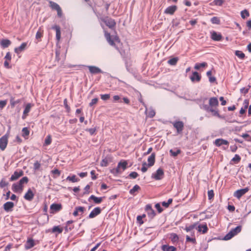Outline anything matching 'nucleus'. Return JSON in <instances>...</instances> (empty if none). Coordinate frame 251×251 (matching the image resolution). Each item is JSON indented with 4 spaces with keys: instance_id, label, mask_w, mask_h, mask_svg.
<instances>
[{
    "instance_id": "28",
    "label": "nucleus",
    "mask_w": 251,
    "mask_h": 251,
    "mask_svg": "<svg viewBox=\"0 0 251 251\" xmlns=\"http://www.w3.org/2000/svg\"><path fill=\"white\" fill-rule=\"evenodd\" d=\"M34 196V194L31 189H28L27 192L25 194L24 198L29 201L32 200Z\"/></svg>"
},
{
    "instance_id": "13",
    "label": "nucleus",
    "mask_w": 251,
    "mask_h": 251,
    "mask_svg": "<svg viewBox=\"0 0 251 251\" xmlns=\"http://www.w3.org/2000/svg\"><path fill=\"white\" fill-rule=\"evenodd\" d=\"M174 126L176 129L178 133H180L182 130L184 126L183 123L181 121L176 122L173 124Z\"/></svg>"
},
{
    "instance_id": "19",
    "label": "nucleus",
    "mask_w": 251,
    "mask_h": 251,
    "mask_svg": "<svg viewBox=\"0 0 251 251\" xmlns=\"http://www.w3.org/2000/svg\"><path fill=\"white\" fill-rule=\"evenodd\" d=\"M52 29H54L56 31V39L58 42H59L61 38V31L59 26L57 25H54L51 27Z\"/></svg>"
},
{
    "instance_id": "14",
    "label": "nucleus",
    "mask_w": 251,
    "mask_h": 251,
    "mask_svg": "<svg viewBox=\"0 0 251 251\" xmlns=\"http://www.w3.org/2000/svg\"><path fill=\"white\" fill-rule=\"evenodd\" d=\"M211 39L216 41H220L222 39V36L221 33H217L216 31H212L211 32Z\"/></svg>"
},
{
    "instance_id": "58",
    "label": "nucleus",
    "mask_w": 251,
    "mask_h": 251,
    "mask_svg": "<svg viewBox=\"0 0 251 251\" xmlns=\"http://www.w3.org/2000/svg\"><path fill=\"white\" fill-rule=\"evenodd\" d=\"M195 225H192L188 226H186L185 228V230H186L187 232L193 230L195 227Z\"/></svg>"
},
{
    "instance_id": "55",
    "label": "nucleus",
    "mask_w": 251,
    "mask_h": 251,
    "mask_svg": "<svg viewBox=\"0 0 251 251\" xmlns=\"http://www.w3.org/2000/svg\"><path fill=\"white\" fill-rule=\"evenodd\" d=\"M51 173L55 176H54V177H56L59 176L60 175V172L58 169H54L53 170H52Z\"/></svg>"
},
{
    "instance_id": "63",
    "label": "nucleus",
    "mask_w": 251,
    "mask_h": 251,
    "mask_svg": "<svg viewBox=\"0 0 251 251\" xmlns=\"http://www.w3.org/2000/svg\"><path fill=\"white\" fill-rule=\"evenodd\" d=\"M213 2L214 4L216 5L221 6L222 5L223 3V0H214Z\"/></svg>"
},
{
    "instance_id": "25",
    "label": "nucleus",
    "mask_w": 251,
    "mask_h": 251,
    "mask_svg": "<svg viewBox=\"0 0 251 251\" xmlns=\"http://www.w3.org/2000/svg\"><path fill=\"white\" fill-rule=\"evenodd\" d=\"M155 154L154 152L152 153L151 155L148 157V161L149 167H151L154 165L155 162Z\"/></svg>"
},
{
    "instance_id": "38",
    "label": "nucleus",
    "mask_w": 251,
    "mask_h": 251,
    "mask_svg": "<svg viewBox=\"0 0 251 251\" xmlns=\"http://www.w3.org/2000/svg\"><path fill=\"white\" fill-rule=\"evenodd\" d=\"M140 189V187L138 185H135L134 187L130 190L129 193L131 195H134L136 192L138 191Z\"/></svg>"
},
{
    "instance_id": "56",
    "label": "nucleus",
    "mask_w": 251,
    "mask_h": 251,
    "mask_svg": "<svg viewBox=\"0 0 251 251\" xmlns=\"http://www.w3.org/2000/svg\"><path fill=\"white\" fill-rule=\"evenodd\" d=\"M241 137L246 139L247 141L251 142V137L248 134H242V135H241Z\"/></svg>"
},
{
    "instance_id": "34",
    "label": "nucleus",
    "mask_w": 251,
    "mask_h": 251,
    "mask_svg": "<svg viewBox=\"0 0 251 251\" xmlns=\"http://www.w3.org/2000/svg\"><path fill=\"white\" fill-rule=\"evenodd\" d=\"M66 180L71 181L72 182H76L79 181V179L78 177H77L75 175H73L72 176H68L66 178Z\"/></svg>"
},
{
    "instance_id": "45",
    "label": "nucleus",
    "mask_w": 251,
    "mask_h": 251,
    "mask_svg": "<svg viewBox=\"0 0 251 251\" xmlns=\"http://www.w3.org/2000/svg\"><path fill=\"white\" fill-rule=\"evenodd\" d=\"M211 22L213 24H220V20L217 17H213L210 20Z\"/></svg>"
},
{
    "instance_id": "51",
    "label": "nucleus",
    "mask_w": 251,
    "mask_h": 251,
    "mask_svg": "<svg viewBox=\"0 0 251 251\" xmlns=\"http://www.w3.org/2000/svg\"><path fill=\"white\" fill-rule=\"evenodd\" d=\"M8 184V183L4 179H2L1 180L0 182V187L1 188H4Z\"/></svg>"
},
{
    "instance_id": "21",
    "label": "nucleus",
    "mask_w": 251,
    "mask_h": 251,
    "mask_svg": "<svg viewBox=\"0 0 251 251\" xmlns=\"http://www.w3.org/2000/svg\"><path fill=\"white\" fill-rule=\"evenodd\" d=\"M144 105L146 108L145 113H146L147 116L150 118L153 117L155 114V111L154 110V109H153L151 107L147 108V107L145 105V104H144Z\"/></svg>"
},
{
    "instance_id": "4",
    "label": "nucleus",
    "mask_w": 251,
    "mask_h": 251,
    "mask_svg": "<svg viewBox=\"0 0 251 251\" xmlns=\"http://www.w3.org/2000/svg\"><path fill=\"white\" fill-rule=\"evenodd\" d=\"M242 226H238L232 229L224 237V239L225 240H228L231 239L235 235L241 232Z\"/></svg>"
},
{
    "instance_id": "36",
    "label": "nucleus",
    "mask_w": 251,
    "mask_h": 251,
    "mask_svg": "<svg viewBox=\"0 0 251 251\" xmlns=\"http://www.w3.org/2000/svg\"><path fill=\"white\" fill-rule=\"evenodd\" d=\"M178 60V58L177 57H174L168 61V63L172 66H175L177 63Z\"/></svg>"
},
{
    "instance_id": "23",
    "label": "nucleus",
    "mask_w": 251,
    "mask_h": 251,
    "mask_svg": "<svg viewBox=\"0 0 251 251\" xmlns=\"http://www.w3.org/2000/svg\"><path fill=\"white\" fill-rule=\"evenodd\" d=\"M196 228L198 229V230L200 232H201L202 233H205L208 230V227L206 224L199 225L196 227Z\"/></svg>"
},
{
    "instance_id": "6",
    "label": "nucleus",
    "mask_w": 251,
    "mask_h": 251,
    "mask_svg": "<svg viewBox=\"0 0 251 251\" xmlns=\"http://www.w3.org/2000/svg\"><path fill=\"white\" fill-rule=\"evenodd\" d=\"M249 190V189L248 187L237 190L234 193L233 196L238 199H240L241 197L245 194Z\"/></svg>"
},
{
    "instance_id": "3",
    "label": "nucleus",
    "mask_w": 251,
    "mask_h": 251,
    "mask_svg": "<svg viewBox=\"0 0 251 251\" xmlns=\"http://www.w3.org/2000/svg\"><path fill=\"white\" fill-rule=\"evenodd\" d=\"M127 163L126 161L120 162L116 168H113L111 170L110 172L113 174L114 176H117L118 175L121 174L124 171L127 167Z\"/></svg>"
},
{
    "instance_id": "53",
    "label": "nucleus",
    "mask_w": 251,
    "mask_h": 251,
    "mask_svg": "<svg viewBox=\"0 0 251 251\" xmlns=\"http://www.w3.org/2000/svg\"><path fill=\"white\" fill-rule=\"evenodd\" d=\"M148 164L146 162H144L142 164V167L141 168V171L143 173H145L148 170Z\"/></svg>"
},
{
    "instance_id": "62",
    "label": "nucleus",
    "mask_w": 251,
    "mask_h": 251,
    "mask_svg": "<svg viewBox=\"0 0 251 251\" xmlns=\"http://www.w3.org/2000/svg\"><path fill=\"white\" fill-rule=\"evenodd\" d=\"M98 100L99 99L98 98L93 99L91 100V101L89 103V106H92L93 105L96 104L98 102Z\"/></svg>"
},
{
    "instance_id": "35",
    "label": "nucleus",
    "mask_w": 251,
    "mask_h": 251,
    "mask_svg": "<svg viewBox=\"0 0 251 251\" xmlns=\"http://www.w3.org/2000/svg\"><path fill=\"white\" fill-rule=\"evenodd\" d=\"M207 64L206 62H202L201 63H196L195 65L194 68L196 70H199L201 68H204L206 66H207Z\"/></svg>"
},
{
    "instance_id": "20",
    "label": "nucleus",
    "mask_w": 251,
    "mask_h": 251,
    "mask_svg": "<svg viewBox=\"0 0 251 251\" xmlns=\"http://www.w3.org/2000/svg\"><path fill=\"white\" fill-rule=\"evenodd\" d=\"M87 67L91 74H97L102 72L101 70L96 66H88Z\"/></svg>"
},
{
    "instance_id": "60",
    "label": "nucleus",
    "mask_w": 251,
    "mask_h": 251,
    "mask_svg": "<svg viewBox=\"0 0 251 251\" xmlns=\"http://www.w3.org/2000/svg\"><path fill=\"white\" fill-rule=\"evenodd\" d=\"M250 87H251V86L250 85H249L247 88H242L240 89V92L242 93L246 94L248 93Z\"/></svg>"
},
{
    "instance_id": "42",
    "label": "nucleus",
    "mask_w": 251,
    "mask_h": 251,
    "mask_svg": "<svg viewBox=\"0 0 251 251\" xmlns=\"http://www.w3.org/2000/svg\"><path fill=\"white\" fill-rule=\"evenodd\" d=\"M51 136L49 135L46 137V138L45 139L44 145L48 146V145H50L51 144Z\"/></svg>"
},
{
    "instance_id": "44",
    "label": "nucleus",
    "mask_w": 251,
    "mask_h": 251,
    "mask_svg": "<svg viewBox=\"0 0 251 251\" xmlns=\"http://www.w3.org/2000/svg\"><path fill=\"white\" fill-rule=\"evenodd\" d=\"M235 54L237 56L242 59H244L245 56V54L240 50H236Z\"/></svg>"
},
{
    "instance_id": "47",
    "label": "nucleus",
    "mask_w": 251,
    "mask_h": 251,
    "mask_svg": "<svg viewBox=\"0 0 251 251\" xmlns=\"http://www.w3.org/2000/svg\"><path fill=\"white\" fill-rule=\"evenodd\" d=\"M113 101L114 102H122V100L120 96L115 95L113 96Z\"/></svg>"
},
{
    "instance_id": "17",
    "label": "nucleus",
    "mask_w": 251,
    "mask_h": 251,
    "mask_svg": "<svg viewBox=\"0 0 251 251\" xmlns=\"http://www.w3.org/2000/svg\"><path fill=\"white\" fill-rule=\"evenodd\" d=\"M214 144L217 147H220L223 145L228 146L229 143L226 140L219 138L215 140Z\"/></svg>"
},
{
    "instance_id": "24",
    "label": "nucleus",
    "mask_w": 251,
    "mask_h": 251,
    "mask_svg": "<svg viewBox=\"0 0 251 251\" xmlns=\"http://www.w3.org/2000/svg\"><path fill=\"white\" fill-rule=\"evenodd\" d=\"M26 46V43H23L20 46L15 48L14 51L16 53L19 54L25 50Z\"/></svg>"
},
{
    "instance_id": "46",
    "label": "nucleus",
    "mask_w": 251,
    "mask_h": 251,
    "mask_svg": "<svg viewBox=\"0 0 251 251\" xmlns=\"http://www.w3.org/2000/svg\"><path fill=\"white\" fill-rule=\"evenodd\" d=\"M100 98L103 100H107L109 99L110 95L109 94H101L100 95Z\"/></svg>"
},
{
    "instance_id": "57",
    "label": "nucleus",
    "mask_w": 251,
    "mask_h": 251,
    "mask_svg": "<svg viewBox=\"0 0 251 251\" xmlns=\"http://www.w3.org/2000/svg\"><path fill=\"white\" fill-rule=\"evenodd\" d=\"M63 103H64V105L65 106V108L67 110V111L68 113L70 112L71 109H70V106L68 105L67 100L66 99H64Z\"/></svg>"
},
{
    "instance_id": "40",
    "label": "nucleus",
    "mask_w": 251,
    "mask_h": 251,
    "mask_svg": "<svg viewBox=\"0 0 251 251\" xmlns=\"http://www.w3.org/2000/svg\"><path fill=\"white\" fill-rule=\"evenodd\" d=\"M173 200L172 199H169L167 202L163 201L161 203L162 206H164L165 208H167L169 207L170 204L172 202Z\"/></svg>"
},
{
    "instance_id": "26",
    "label": "nucleus",
    "mask_w": 251,
    "mask_h": 251,
    "mask_svg": "<svg viewBox=\"0 0 251 251\" xmlns=\"http://www.w3.org/2000/svg\"><path fill=\"white\" fill-rule=\"evenodd\" d=\"M161 250L163 251H176V247L168 245H163L161 246Z\"/></svg>"
},
{
    "instance_id": "49",
    "label": "nucleus",
    "mask_w": 251,
    "mask_h": 251,
    "mask_svg": "<svg viewBox=\"0 0 251 251\" xmlns=\"http://www.w3.org/2000/svg\"><path fill=\"white\" fill-rule=\"evenodd\" d=\"M75 209L79 215L83 214L84 210V208L82 206L76 207Z\"/></svg>"
},
{
    "instance_id": "16",
    "label": "nucleus",
    "mask_w": 251,
    "mask_h": 251,
    "mask_svg": "<svg viewBox=\"0 0 251 251\" xmlns=\"http://www.w3.org/2000/svg\"><path fill=\"white\" fill-rule=\"evenodd\" d=\"M101 211V209L100 208L97 207L95 208L90 213L89 215V218H94L96 216L99 215Z\"/></svg>"
},
{
    "instance_id": "18",
    "label": "nucleus",
    "mask_w": 251,
    "mask_h": 251,
    "mask_svg": "<svg viewBox=\"0 0 251 251\" xmlns=\"http://www.w3.org/2000/svg\"><path fill=\"white\" fill-rule=\"evenodd\" d=\"M177 7L176 5H171L168 7L164 11V13L169 15H173L176 10Z\"/></svg>"
},
{
    "instance_id": "29",
    "label": "nucleus",
    "mask_w": 251,
    "mask_h": 251,
    "mask_svg": "<svg viewBox=\"0 0 251 251\" xmlns=\"http://www.w3.org/2000/svg\"><path fill=\"white\" fill-rule=\"evenodd\" d=\"M34 245V240L32 239H28L25 244V248L28 250L32 248Z\"/></svg>"
},
{
    "instance_id": "8",
    "label": "nucleus",
    "mask_w": 251,
    "mask_h": 251,
    "mask_svg": "<svg viewBox=\"0 0 251 251\" xmlns=\"http://www.w3.org/2000/svg\"><path fill=\"white\" fill-rule=\"evenodd\" d=\"M8 143V136L6 135H3L0 138V149L4 151L6 148Z\"/></svg>"
},
{
    "instance_id": "33",
    "label": "nucleus",
    "mask_w": 251,
    "mask_h": 251,
    "mask_svg": "<svg viewBox=\"0 0 251 251\" xmlns=\"http://www.w3.org/2000/svg\"><path fill=\"white\" fill-rule=\"evenodd\" d=\"M50 3V6L51 7V8L53 10H57L60 8V6L56 2H54L52 1H49Z\"/></svg>"
},
{
    "instance_id": "41",
    "label": "nucleus",
    "mask_w": 251,
    "mask_h": 251,
    "mask_svg": "<svg viewBox=\"0 0 251 251\" xmlns=\"http://www.w3.org/2000/svg\"><path fill=\"white\" fill-rule=\"evenodd\" d=\"M250 16L248 10L245 9L241 12V16L243 19H245Z\"/></svg>"
},
{
    "instance_id": "1",
    "label": "nucleus",
    "mask_w": 251,
    "mask_h": 251,
    "mask_svg": "<svg viewBox=\"0 0 251 251\" xmlns=\"http://www.w3.org/2000/svg\"><path fill=\"white\" fill-rule=\"evenodd\" d=\"M219 104L218 100L216 97H212L210 98L209 100V105L204 103L201 104L200 106L201 109L205 110L206 112H210L214 116H217L219 118H223L221 116L217 108Z\"/></svg>"
},
{
    "instance_id": "50",
    "label": "nucleus",
    "mask_w": 251,
    "mask_h": 251,
    "mask_svg": "<svg viewBox=\"0 0 251 251\" xmlns=\"http://www.w3.org/2000/svg\"><path fill=\"white\" fill-rule=\"evenodd\" d=\"M241 160L240 156L238 154H235L234 157L232 159V161L237 163H238Z\"/></svg>"
},
{
    "instance_id": "52",
    "label": "nucleus",
    "mask_w": 251,
    "mask_h": 251,
    "mask_svg": "<svg viewBox=\"0 0 251 251\" xmlns=\"http://www.w3.org/2000/svg\"><path fill=\"white\" fill-rule=\"evenodd\" d=\"M23 136L25 137L29 135V132L27 127H24L22 129Z\"/></svg>"
},
{
    "instance_id": "5",
    "label": "nucleus",
    "mask_w": 251,
    "mask_h": 251,
    "mask_svg": "<svg viewBox=\"0 0 251 251\" xmlns=\"http://www.w3.org/2000/svg\"><path fill=\"white\" fill-rule=\"evenodd\" d=\"M164 175L163 170L161 168H159L155 172L152 174L151 177L155 180H159L163 178Z\"/></svg>"
},
{
    "instance_id": "32",
    "label": "nucleus",
    "mask_w": 251,
    "mask_h": 251,
    "mask_svg": "<svg viewBox=\"0 0 251 251\" xmlns=\"http://www.w3.org/2000/svg\"><path fill=\"white\" fill-rule=\"evenodd\" d=\"M10 44L11 41L8 39H3L0 42V45L3 48H7Z\"/></svg>"
},
{
    "instance_id": "64",
    "label": "nucleus",
    "mask_w": 251,
    "mask_h": 251,
    "mask_svg": "<svg viewBox=\"0 0 251 251\" xmlns=\"http://www.w3.org/2000/svg\"><path fill=\"white\" fill-rule=\"evenodd\" d=\"M7 103V100H0V108L2 109L4 108Z\"/></svg>"
},
{
    "instance_id": "15",
    "label": "nucleus",
    "mask_w": 251,
    "mask_h": 251,
    "mask_svg": "<svg viewBox=\"0 0 251 251\" xmlns=\"http://www.w3.org/2000/svg\"><path fill=\"white\" fill-rule=\"evenodd\" d=\"M23 171L22 170L15 171L14 173V174L11 176L10 177V180L14 181L17 179L20 176H22L23 175Z\"/></svg>"
},
{
    "instance_id": "48",
    "label": "nucleus",
    "mask_w": 251,
    "mask_h": 251,
    "mask_svg": "<svg viewBox=\"0 0 251 251\" xmlns=\"http://www.w3.org/2000/svg\"><path fill=\"white\" fill-rule=\"evenodd\" d=\"M155 207L157 209L159 213L162 212L163 211V209L161 206L160 203H157L155 204Z\"/></svg>"
},
{
    "instance_id": "11",
    "label": "nucleus",
    "mask_w": 251,
    "mask_h": 251,
    "mask_svg": "<svg viewBox=\"0 0 251 251\" xmlns=\"http://www.w3.org/2000/svg\"><path fill=\"white\" fill-rule=\"evenodd\" d=\"M33 106V104L30 103H28L25 106L23 114L22 115V119H25L27 116L28 113L30 112L31 107Z\"/></svg>"
},
{
    "instance_id": "27",
    "label": "nucleus",
    "mask_w": 251,
    "mask_h": 251,
    "mask_svg": "<svg viewBox=\"0 0 251 251\" xmlns=\"http://www.w3.org/2000/svg\"><path fill=\"white\" fill-rule=\"evenodd\" d=\"M63 228L59 226H54L51 229V232L58 234L62 232Z\"/></svg>"
},
{
    "instance_id": "22",
    "label": "nucleus",
    "mask_w": 251,
    "mask_h": 251,
    "mask_svg": "<svg viewBox=\"0 0 251 251\" xmlns=\"http://www.w3.org/2000/svg\"><path fill=\"white\" fill-rule=\"evenodd\" d=\"M14 206V204L13 202L8 201L3 204V208L6 211H10L12 210Z\"/></svg>"
},
{
    "instance_id": "9",
    "label": "nucleus",
    "mask_w": 251,
    "mask_h": 251,
    "mask_svg": "<svg viewBox=\"0 0 251 251\" xmlns=\"http://www.w3.org/2000/svg\"><path fill=\"white\" fill-rule=\"evenodd\" d=\"M62 205L59 203H53L50 206V213H54L61 209Z\"/></svg>"
},
{
    "instance_id": "7",
    "label": "nucleus",
    "mask_w": 251,
    "mask_h": 251,
    "mask_svg": "<svg viewBox=\"0 0 251 251\" xmlns=\"http://www.w3.org/2000/svg\"><path fill=\"white\" fill-rule=\"evenodd\" d=\"M145 211L149 218L152 219L155 215L154 210L152 208L151 205L150 204L146 205L145 207Z\"/></svg>"
},
{
    "instance_id": "59",
    "label": "nucleus",
    "mask_w": 251,
    "mask_h": 251,
    "mask_svg": "<svg viewBox=\"0 0 251 251\" xmlns=\"http://www.w3.org/2000/svg\"><path fill=\"white\" fill-rule=\"evenodd\" d=\"M214 196V192L212 190L208 191V197L209 200H211Z\"/></svg>"
},
{
    "instance_id": "61",
    "label": "nucleus",
    "mask_w": 251,
    "mask_h": 251,
    "mask_svg": "<svg viewBox=\"0 0 251 251\" xmlns=\"http://www.w3.org/2000/svg\"><path fill=\"white\" fill-rule=\"evenodd\" d=\"M41 166L40 163L38 161H36L34 163V170L36 171L39 169Z\"/></svg>"
},
{
    "instance_id": "43",
    "label": "nucleus",
    "mask_w": 251,
    "mask_h": 251,
    "mask_svg": "<svg viewBox=\"0 0 251 251\" xmlns=\"http://www.w3.org/2000/svg\"><path fill=\"white\" fill-rule=\"evenodd\" d=\"M10 104H11V106L12 107H14L16 104L21 102V100L18 99L16 100H15L12 97L10 99Z\"/></svg>"
},
{
    "instance_id": "30",
    "label": "nucleus",
    "mask_w": 251,
    "mask_h": 251,
    "mask_svg": "<svg viewBox=\"0 0 251 251\" xmlns=\"http://www.w3.org/2000/svg\"><path fill=\"white\" fill-rule=\"evenodd\" d=\"M91 200H93L94 202L99 204L102 201V197H97L95 196L94 195H91L88 201H90Z\"/></svg>"
},
{
    "instance_id": "12",
    "label": "nucleus",
    "mask_w": 251,
    "mask_h": 251,
    "mask_svg": "<svg viewBox=\"0 0 251 251\" xmlns=\"http://www.w3.org/2000/svg\"><path fill=\"white\" fill-rule=\"evenodd\" d=\"M102 21L110 28L114 27L116 25L114 20L111 18H107L103 19Z\"/></svg>"
},
{
    "instance_id": "31",
    "label": "nucleus",
    "mask_w": 251,
    "mask_h": 251,
    "mask_svg": "<svg viewBox=\"0 0 251 251\" xmlns=\"http://www.w3.org/2000/svg\"><path fill=\"white\" fill-rule=\"evenodd\" d=\"M104 36H105V38L106 39V40L108 42V43L111 46H114L115 44L114 43V41L111 39V37L110 33H109L105 31H104Z\"/></svg>"
},
{
    "instance_id": "37",
    "label": "nucleus",
    "mask_w": 251,
    "mask_h": 251,
    "mask_svg": "<svg viewBox=\"0 0 251 251\" xmlns=\"http://www.w3.org/2000/svg\"><path fill=\"white\" fill-rule=\"evenodd\" d=\"M170 238L171 241H172V242H173V243L177 242L179 239V238H178V236H177V235L174 233L171 234Z\"/></svg>"
},
{
    "instance_id": "54",
    "label": "nucleus",
    "mask_w": 251,
    "mask_h": 251,
    "mask_svg": "<svg viewBox=\"0 0 251 251\" xmlns=\"http://www.w3.org/2000/svg\"><path fill=\"white\" fill-rule=\"evenodd\" d=\"M138 176V174L137 172H132L129 175V176L131 178L135 179Z\"/></svg>"
},
{
    "instance_id": "2",
    "label": "nucleus",
    "mask_w": 251,
    "mask_h": 251,
    "mask_svg": "<svg viewBox=\"0 0 251 251\" xmlns=\"http://www.w3.org/2000/svg\"><path fill=\"white\" fill-rule=\"evenodd\" d=\"M28 181L27 177H23L20 180L16 183H14L12 186V190L14 192H21L23 188V185L27 183Z\"/></svg>"
},
{
    "instance_id": "39",
    "label": "nucleus",
    "mask_w": 251,
    "mask_h": 251,
    "mask_svg": "<svg viewBox=\"0 0 251 251\" xmlns=\"http://www.w3.org/2000/svg\"><path fill=\"white\" fill-rule=\"evenodd\" d=\"M170 153L171 155V156H173V157H176V156L178 154H179L181 151L179 149H176V150H170Z\"/></svg>"
},
{
    "instance_id": "10",
    "label": "nucleus",
    "mask_w": 251,
    "mask_h": 251,
    "mask_svg": "<svg viewBox=\"0 0 251 251\" xmlns=\"http://www.w3.org/2000/svg\"><path fill=\"white\" fill-rule=\"evenodd\" d=\"M190 79L193 82H198L201 80V76L197 72H194L190 76Z\"/></svg>"
}]
</instances>
